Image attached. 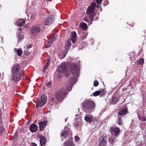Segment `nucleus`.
I'll return each instance as SVG.
<instances>
[{
  "instance_id": "f257e3e1",
  "label": "nucleus",
  "mask_w": 146,
  "mask_h": 146,
  "mask_svg": "<svg viewBox=\"0 0 146 146\" xmlns=\"http://www.w3.org/2000/svg\"><path fill=\"white\" fill-rule=\"evenodd\" d=\"M82 105L84 111L86 113L90 112L91 110L94 108L95 105L93 102L88 100H86Z\"/></svg>"
},
{
  "instance_id": "f03ea898",
  "label": "nucleus",
  "mask_w": 146,
  "mask_h": 146,
  "mask_svg": "<svg viewBox=\"0 0 146 146\" xmlns=\"http://www.w3.org/2000/svg\"><path fill=\"white\" fill-rule=\"evenodd\" d=\"M96 5V3L95 2L92 3L91 4V5L88 7L86 11V13L87 14H90L89 17L91 20V23H92L94 17L95 16L94 13H93L95 11Z\"/></svg>"
},
{
  "instance_id": "7ed1b4c3",
  "label": "nucleus",
  "mask_w": 146,
  "mask_h": 146,
  "mask_svg": "<svg viewBox=\"0 0 146 146\" xmlns=\"http://www.w3.org/2000/svg\"><path fill=\"white\" fill-rule=\"evenodd\" d=\"M66 92L63 88H61L55 94L56 98L58 100H63L66 96Z\"/></svg>"
},
{
  "instance_id": "20e7f679",
  "label": "nucleus",
  "mask_w": 146,
  "mask_h": 146,
  "mask_svg": "<svg viewBox=\"0 0 146 146\" xmlns=\"http://www.w3.org/2000/svg\"><path fill=\"white\" fill-rule=\"evenodd\" d=\"M79 70V67L76 63H73L70 67V70L72 73L74 74L75 76H77L78 74V72Z\"/></svg>"
},
{
  "instance_id": "39448f33",
  "label": "nucleus",
  "mask_w": 146,
  "mask_h": 146,
  "mask_svg": "<svg viewBox=\"0 0 146 146\" xmlns=\"http://www.w3.org/2000/svg\"><path fill=\"white\" fill-rule=\"evenodd\" d=\"M23 73H13L12 79L15 82H17L21 79Z\"/></svg>"
},
{
  "instance_id": "423d86ee",
  "label": "nucleus",
  "mask_w": 146,
  "mask_h": 146,
  "mask_svg": "<svg viewBox=\"0 0 146 146\" xmlns=\"http://www.w3.org/2000/svg\"><path fill=\"white\" fill-rule=\"evenodd\" d=\"M12 73H23V72L21 69L20 66L18 64H16L14 65L12 68Z\"/></svg>"
},
{
  "instance_id": "0eeeda50",
  "label": "nucleus",
  "mask_w": 146,
  "mask_h": 146,
  "mask_svg": "<svg viewBox=\"0 0 146 146\" xmlns=\"http://www.w3.org/2000/svg\"><path fill=\"white\" fill-rule=\"evenodd\" d=\"M54 18V17L52 16L47 17L45 19V25L48 26L51 24L53 22Z\"/></svg>"
},
{
  "instance_id": "6e6552de",
  "label": "nucleus",
  "mask_w": 146,
  "mask_h": 146,
  "mask_svg": "<svg viewBox=\"0 0 146 146\" xmlns=\"http://www.w3.org/2000/svg\"><path fill=\"white\" fill-rule=\"evenodd\" d=\"M76 81V78H72L70 81L69 85L67 86L66 89L67 91H70L71 90L73 85L74 84Z\"/></svg>"
},
{
  "instance_id": "1a4fd4ad",
  "label": "nucleus",
  "mask_w": 146,
  "mask_h": 146,
  "mask_svg": "<svg viewBox=\"0 0 146 146\" xmlns=\"http://www.w3.org/2000/svg\"><path fill=\"white\" fill-rule=\"evenodd\" d=\"M40 31V29L37 26H33L32 27L31 32V33L33 35H35L37 34Z\"/></svg>"
},
{
  "instance_id": "9d476101",
  "label": "nucleus",
  "mask_w": 146,
  "mask_h": 146,
  "mask_svg": "<svg viewBox=\"0 0 146 146\" xmlns=\"http://www.w3.org/2000/svg\"><path fill=\"white\" fill-rule=\"evenodd\" d=\"M99 146H106L107 139L106 137L102 136L99 139Z\"/></svg>"
},
{
  "instance_id": "9b49d317",
  "label": "nucleus",
  "mask_w": 146,
  "mask_h": 146,
  "mask_svg": "<svg viewBox=\"0 0 146 146\" xmlns=\"http://www.w3.org/2000/svg\"><path fill=\"white\" fill-rule=\"evenodd\" d=\"M29 129L31 132H35L38 129V127L35 124L32 123L29 126Z\"/></svg>"
},
{
  "instance_id": "f8f14e48",
  "label": "nucleus",
  "mask_w": 146,
  "mask_h": 146,
  "mask_svg": "<svg viewBox=\"0 0 146 146\" xmlns=\"http://www.w3.org/2000/svg\"><path fill=\"white\" fill-rule=\"evenodd\" d=\"M47 123V121H44L40 122L38 124L40 127V130L42 131L44 127L46 126Z\"/></svg>"
},
{
  "instance_id": "ddd939ff",
  "label": "nucleus",
  "mask_w": 146,
  "mask_h": 146,
  "mask_svg": "<svg viewBox=\"0 0 146 146\" xmlns=\"http://www.w3.org/2000/svg\"><path fill=\"white\" fill-rule=\"evenodd\" d=\"M66 70V66L64 64H62L58 69V71L61 72H64Z\"/></svg>"
},
{
  "instance_id": "4468645a",
  "label": "nucleus",
  "mask_w": 146,
  "mask_h": 146,
  "mask_svg": "<svg viewBox=\"0 0 146 146\" xmlns=\"http://www.w3.org/2000/svg\"><path fill=\"white\" fill-rule=\"evenodd\" d=\"M111 132L112 133L114 132V134L116 136H117L119 133L120 129L116 127H113L111 129Z\"/></svg>"
},
{
  "instance_id": "2eb2a0df",
  "label": "nucleus",
  "mask_w": 146,
  "mask_h": 146,
  "mask_svg": "<svg viewBox=\"0 0 146 146\" xmlns=\"http://www.w3.org/2000/svg\"><path fill=\"white\" fill-rule=\"evenodd\" d=\"M40 138V141L41 145V146L44 145L46 143V139L42 135H41Z\"/></svg>"
},
{
  "instance_id": "dca6fc26",
  "label": "nucleus",
  "mask_w": 146,
  "mask_h": 146,
  "mask_svg": "<svg viewBox=\"0 0 146 146\" xmlns=\"http://www.w3.org/2000/svg\"><path fill=\"white\" fill-rule=\"evenodd\" d=\"M71 39L73 43H74L76 42V34L75 31L72 32L71 33Z\"/></svg>"
},
{
  "instance_id": "f3484780",
  "label": "nucleus",
  "mask_w": 146,
  "mask_h": 146,
  "mask_svg": "<svg viewBox=\"0 0 146 146\" xmlns=\"http://www.w3.org/2000/svg\"><path fill=\"white\" fill-rule=\"evenodd\" d=\"M92 117V116L87 115L85 117V120L87 122L90 123L93 121Z\"/></svg>"
},
{
  "instance_id": "a211bd4d",
  "label": "nucleus",
  "mask_w": 146,
  "mask_h": 146,
  "mask_svg": "<svg viewBox=\"0 0 146 146\" xmlns=\"http://www.w3.org/2000/svg\"><path fill=\"white\" fill-rule=\"evenodd\" d=\"M25 21L24 19H19L17 21L18 25L19 26H23L25 23Z\"/></svg>"
},
{
  "instance_id": "6ab92c4d",
  "label": "nucleus",
  "mask_w": 146,
  "mask_h": 146,
  "mask_svg": "<svg viewBox=\"0 0 146 146\" xmlns=\"http://www.w3.org/2000/svg\"><path fill=\"white\" fill-rule=\"evenodd\" d=\"M127 109L126 108H125L123 110L119 112L118 115H124L127 113Z\"/></svg>"
},
{
  "instance_id": "aec40b11",
  "label": "nucleus",
  "mask_w": 146,
  "mask_h": 146,
  "mask_svg": "<svg viewBox=\"0 0 146 146\" xmlns=\"http://www.w3.org/2000/svg\"><path fill=\"white\" fill-rule=\"evenodd\" d=\"M14 51L17 53L18 56H21L22 54V50L21 48L17 49L15 48L14 49Z\"/></svg>"
},
{
  "instance_id": "412c9836",
  "label": "nucleus",
  "mask_w": 146,
  "mask_h": 146,
  "mask_svg": "<svg viewBox=\"0 0 146 146\" xmlns=\"http://www.w3.org/2000/svg\"><path fill=\"white\" fill-rule=\"evenodd\" d=\"M40 100L45 104L47 101V97L46 95L42 94L40 97Z\"/></svg>"
},
{
  "instance_id": "4be33fe9",
  "label": "nucleus",
  "mask_w": 146,
  "mask_h": 146,
  "mask_svg": "<svg viewBox=\"0 0 146 146\" xmlns=\"http://www.w3.org/2000/svg\"><path fill=\"white\" fill-rule=\"evenodd\" d=\"M71 40L70 39H68L67 40L66 44H65V48L66 50H67L69 49V47L71 46Z\"/></svg>"
},
{
  "instance_id": "5701e85b",
  "label": "nucleus",
  "mask_w": 146,
  "mask_h": 146,
  "mask_svg": "<svg viewBox=\"0 0 146 146\" xmlns=\"http://www.w3.org/2000/svg\"><path fill=\"white\" fill-rule=\"evenodd\" d=\"M45 103L42 101L40 100L39 101L36 103V107L37 108H38L39 107H41L45 104Z\"/></svg>"
},
{
  "instance_id": "b1692460",
  "label": "nucleus",
  "mask_w": 146,
  "mask_h": 146,
  "mask_svg": "<svg viewBox=\"0 0 146 146\" xmlns=\"http://www.w3.org/2000/svg\"><path fill=\"white\" fill-rule=\"evenodd\" d=\"M112 102L113 104H116L119 101V99L118 98L115 97H113L111 99Z\"/></svg>"
},
{
  "instance_id": "393cba45",
  "label": "nucleus",
  "mask_w": 146,
  "mask_h": 146,
  "mask_svg": "<svg viewBox=\"0 0 146 146\" xmlns=\"http://www.w3.org/2000/svg\"><path fill=\"white\" fill-rule=\"evenodd\" d=\"M103 91V90H101L96 91L93 93V95L94 96H98Z\"/></svg>"
},
{
  "instance_id": "a878e982",
  "label": "nucleus",
  "mask_w": 146,
  "mask_h": 146,
  "mask_svg": "<svg viewBox=\"0 0 146 146\" xmlns=\"http://www.w3.org/2000/svg\"><path fill=\"white\" fill-rule=\"evenodd\" d=\"M66 54V52L64 51L62 53H60L59 54L58 56L61 59L63 58H64Z\"/></svg>"
},
{
  "instance_id": "bb28decb",
  "label": "nucleus",
  "mask_w": 146,
  "mask_h": 146,
  "mask_svg": "<svg viewBox=\"0 0 146 146\" xmlns=\"http://www.w3.org/2000/svg\"><path fill=\"white\" fill-rule=\"evenodd\" d=\"M80 26L84 30L86 29L87 28V25L84 22L81 23L80 24Z\"/></svg>"
},
{
  "instance_id": "cd10ccee",
  "label": "nucleus",
  "mask_w": 146,
  "mask_h": 146,
  "mask_svg": "<svg viewBox=\"0 0 146 146\" xmlns=\"http://www.w3.org/2000/svg\"><path fill=\"white\" fill-rule=\"evenodd\" d=\"M73 143L71 142L66 141L64 144V146H72Z\"/></svg>"
},
{
  "instance_id": "c85d7f7f",
  "label": "nucleus",
  "mask_w": 146,
  "mask_h": 146,
  "mask_svg": "<svg viewBox=\"0 0 146 146\" xmlns=\"http://www.w3.org/2000/svg\"><path fill=\"white\" fill-rule=\"evenodd\" d=\"M53 41L50 38L49 40L48 41V44H47L46 46V47L47 48H48L50 46V45L52 44L53 42Z\"/></svg>"
},
{
  "instance_id": "c756f323",
  "label": "nucleus",
  "mask_w": 146,
  "mask_h": 146,
  "mask_svg": "<svg viewBox=\"0 0 146 146\" xmlns=\"http://www.w3.org/2000/svg\"><path fill=\"white\" fill-rule=\"evenodd\" d=\"M144 62V59L143 58H141L138 61V64L140 65H142Z\"/></svg>"
},
{
  "instance_id": "7c9ffc66",
  "label": "nucleus",
  "mask_w": 146,
  "mask_h": 146,
  "mask_svg": "<svg viewBox=\"0 0 146 146\" xmlns=\"http://www.w3.org/2000/svg\"><path fill=\"white\" fill-rule=\"evenodd\" d=\"M68 135V132L67 131H64L62 132L61 133V135L64 137H66Z\"/></svg>"
},
{
  "instance_id": "2f4dec72",
  "label": "nucleus",
  "mask_w": 146,
  "mask_h": 146,
  "mask_svg": "<svg viewBox=\"0 0 146 146\" xmlns=\"http://www.w3.org/2000/svg\"><path fill=\"white\" fill-rule=\"evenodd\" d=\"M115 140V139L112 136L109 137V141L111 143H113Z\"/></svg>"
},
{
  "instance_id": "473e14b6",
  "label": "nucleus",
  "mask_w": 146,
  "mask_h": 146,
  "mask_svg": "<svg viewBox=\"0 0 146 146\" xmlns=\"http://www.w3.org/2000/svg\"><path fill=\"white\" fill-rule=\"evenodd\" d=\"M29 50H27L26 49V50H25L24 51V54L27 55H29L30 54V52L28 51Z\"/></svg>"
},
{
  "instance_id": "72a5a7b5",
  "label": "nucleus",
  "mask_w": 146,
  "mask_h": 146,
  "mask_svg": "<svg viewBox=\"0 0 146 146\" xmlns=\"http://www.w3.org/2000/svg\"><path fill=\"white\" fill-rule=\"evenodd\" d=\"M117 122L119 125H121L122 123V119L121 118H119Z\"/></svg>"
},
{
  "instance_id": "f704fd0d",
  "label": "nucleus",
  "mask_w": 146,
  "mask_h": 146,
  "mask_svg": "<svg viewBox=\"0 0 146 146\" xmlns=\"http://www.w3.org/2000/svg\"><path fill=\"white\" fill-rule=\"evenodd\" d=\"M58 36L57 35H54L51 38V39L53 41L55 40L56 39L58 38Z\"/></svg>"
},
{
  "instance_id": "c9c22d12",
  "label": "nucleus",
  "mask_w": 146,
  "mask_h": 146,
  "mask_svg": "<svg viewBox=\"0 0 146 146\" xmlns=\"http://www.w3.org/2000/svg\"><path fill=\"white\" fill-rule=\"evenodd\" d=\"M49 66V65L48 64H46L45 67H44L43 69V72H45L46 71V69L48 67V66Z\"/></svg>"
},
{
  "instance_id": "e433bc0d",
  "label": "nucleus",
  "mask_w": 146,
  "mask_h": 146,
  "mask_svg": "<svg viewBox=\"0 0 146 146\" xmlns=\"http://www.w3.org/2000/svg\"><path fill=\"white\" fill-rule=\"evenodd\" d=\"M5 131L3 127H0V134H1Z\"/></svg>"
},
{
  "instance_id": "4c0bfd02",
  "label": "nucleus",
  "mask_w": 146,
  "mask_h": 146,
  "mask_svg": "<svg viewBox=\"0 0 146 146\" xmlns=\"http://www.w3.org/2000/svg\"><path fill=\"white\" fill-rule=\"evenodd\" d=\"M99 84L98 82L97 81H95L94 82V85L95 86H97Z\"/></svg>"
},
{
  "instance_id": "58836bf2",
  "label": "nucleus",
  "mask_w": 146,
  "mask_h": 146,
  "mask_svg": "<svg viewBox=\"0 0 146 146\" xmlns=\"http://www.w3.org/2000/svg\"><path fill=\"white\" fill-rule=\"evenodd\" d=\"M36 16L35 14H32L31 15V18L32 20H33L35 18Z\"/></svg>"
},
{
  "instance_id": "ea45409f",
  "label": "nucleus",
  "mask_w": 146,
  "mask_h": 146,
  "mask_svg": "<svg viewBox=\"0 0 146 146\" xmlns=\"http://www.w3.org/2000/svg\"><path fill=\"white\" fill-rule=\"evenodd\" d=\"M18 38L20 39H22L23 38V35H19L18 36H17Z\"/></svg>"
},
{
  "instance_id": "a19ab883",
  "label": "nucleus",
  "mask_w": 146,
  "mask_h": 146,
  "mask_svg": "<svg viewBox=\"0 0 146 146\" xmlns=\"http://www.w3.org/2000/svg\"><path fill=\"white\" fill-rule=\"evenodd\" d=\"M52 83L50 81L48 83H47L46 86L48 87H50Z\"/></svg>"
},
{
  "instance_id": "79ce46f5",
  "label": "nucleus",
  "mask_w": 146,
  "mask_h": 146,
  "mask_svg": "<svg viewBox=\"0 0 146 146\" xmlns=\"http://www.w3.org/2000/svg\"><path fill=\"white\" fill-rule=\"evenodd\" d=\"M80 140V138L77 136H76L75 137V140L76 141H79Z\"/></svg>"
},
{
  "instance_id": "37998d69",
  "label": "nucleus",
  "mask_w": 146,
  "mask_h": 146,
  "mask_svg": "<svg viewBox=\"0 0 146 146\" xmlns=\"http://www.w3.org/2000/svg\"><path fill=\"white\" fill-rule=\"evenodd\" d=\"M33 46V45L32 44L28 46L27 47V49L29 50V48H31Z\"/></svg>"
},
{
  "instance_id": "c03bdc74",
  "label": "nucleus",
  "mask_w": 146,
  "mask_h": 146,
  "mask_svg": "<svg viewBox=\"0 0 146 146\" xmlns=\"http://www.w3.org/2000/svg\"><path fill=\"white\" fill-rule=\"evenodd\" d=\"M102 0H96V1L98 4H100L101 3Z\"/></svg>"
},
{
  "instance_id": "a18cd8bd",
  "label": "nucleus",
  "mask_w": 146,
  "mask_h": 146,
  "mask_svg": "<svg viewBox=\"0 0 146 146\" xmlns=\"http://www.w3.org/2000/svg\"><path fill=\"white\" fill-rule=\"evenodd\" d=\"M17 136V133H15V134H14V138L16 139Z\"/></svg>"
},
{
  "instance_id": "49530a36",
  "label": "nucleus",
  "mask_w": 146,
  "mask_h": 146,
  "mask_svg": "<svg viewBox=\"0 0 146 146\" xmlns=\"http://www.w3.org/2000/svg\"><path fill=\"white\" fill-rule=\"evenodd\" d=\"M143 121H146V116H143Z\"/></svg>"
},
{
  "instance_id": "de8ad7c7",
  "label": "nucleus",
  "mask_w": 146,
  "mask_h": 146,
  "mask_svg": "<svg viewBox=\"0 0 146 146\" xmlns=\"http://www.w3.org/2000/svg\"><path fill=\"white\" fill-rule=\"evenodd\" d=\"M50 63V60L49 59H47V62L46 64H48L49 65V63Z\"/></svg>"
},
{
  "instance_id": "09e8293b",
  "label": "nucleus",
  "mask_w": 146,
  "mask_h": 146,
  "mask_svg": "<svg viewBox=\"0 0 146 146\" xmlns=\"http://www.w3.org/2000/svg\"><path fill=\"white\" fill-rule=\"evenodd\" d=\"M78 124L76 123H75L74 124V126L75 127H77L78 126Z\"/></svg>"
},
{
  "instance_id": "8fccbe9b",
  "label": "nucleus",
  "mask_w": 146,
  "mask_h": 146,
  "mask_svg": "<svg viewBox=\"0 0 146 146\" xmlns=\"http://www.w3.org/2000/svg\"><path fill=\"white\" fill-rule=\"evenodd\" d=\"M32 146H37V145L34 143H32Z\"/></svg>"
},
{
  "instance_id": "3c124183",
  "label": "nucleus",
  "mask_w": 146,
  "mask_h": 146,
  "mask_svg": "<svg viewBox=\"0 0 146 146\" xmlns=\"http://www.w3.org/2000/svg\"><path fill=\"white\" fill-rule=\"evenodd\" d=\"M84 21H88V20L87 19V18H84Z\"/></svg>"
},
{
  "instance_id": "603ef678",
  "label": "nucleus",
  "mask_w": 146,
  "mask_h": 146,
  "mask_svg": "<svg viewBox=\"0 0 146 146\" xmlns=\"http://www.w3.org/2000/svg\"><path fill=\"white\" fill-rule=\"evenodd\" d=\"M86 38V36H83L82 38L83 39H84Z\"/></svg>"
},
{
  "instance_id": "864d4df0",
  "label": "nucleus",
  "mask_w": 146,
  "mask_h": 146,
  "mask_svg": "<svg viewBox=\"0 0 146 146\" xmlns=\"http://www.w3.org/2000/svg\"><path fill=\"white\" fill-rule=\"evenodd\" d=\"M19 30L20 31H21L22 30V29L21 28H20L19 29Z\"/></svg>"
},
{
  "instance_id": "5fc2aeb1",
  "label": "nucleus",
  "mask_w": 146,
  "mask_h": 146,
  "mask_svg": "<svg viewBox=\"0 0 146 146\" xmlns=\"http://www.w3.org/2000/svg\"><path fill=\"white\" fill-rule=\"evenodd\" d=\"M46 1H51V0H46Z\"/></svg>"
},
{
  "instance_id": "6e6d98bb",
  "label": "nucleus",
  "mask_w": 146,
  "mask_h": 146,
  "mask_svg": "<svg viewBox=\"0 0 146 146\" xmlns=\"http://www.w3.org/2000/svg\"><path fill=\"white\" fill-rule=\"evenodd\" d=\"M53 100H54V98H52V101H53Z\"/></svg>"
},
{
  "instance_id": "4d7b16f0",
  "label": "nucleus",
  "mask_w": 146,
  "mask_h": 146,
  "mask_svg": "<svg viewBox=\"0 0 146 146\" xmlns=\"http://www.w3.org/2000/svg\"><path fill=\"white\" fill-rule=\"evenodd\" d=\"M77 115H78L76 114V116H77Z\"/></svg>"
},
{
  "instance_id": "13d9d810",
  "label": "nucleus",
  "mask_w": 146,
  "mask_h": 146,
  "mask_svg": "<svg viewBox=\"0 0 146 146\" xmlns=\"http://www.w3.org/2000/svg\"><path fill=\"white\" fill-rule=\"evenodd\" d=\"M18 42H19V40H18Z\"/></svg>"
},
{
  "instance_id": "bf43d9fd",
  "label": "nucleus",
  "mask_w": 146,
  "mask_h": 146,
  "mask_svg": "<svg viewBox=\"0 0 146 146\" xmlns=\"http://www.w3.org/2000/svg\"><path fill=\"white\" fill-rule=\"evenodd\" d=\"M131 58V56L130 57V58Z\"/></svg>"
},
{
  "instance_id": "052dcab7",
  "label": "nucleus",
  "mask_w": 146,
  "mask_h": 146,
  "mask_svg": "<svg viewBox=\"0 0 146 146\" xmlns=\"http://www.w3.org/2000/svg\"><path fill=\"white\" fill-rule=\"evenodd\" d=\"M98 5H97V7H98Z\"/></svg>"
},
{
  "instance_id": "680f3d73",
  "label": "nucleus",
  "mask_w": 146,
  "mask_h": 146,
  "mask_svg": "<svg viewBox=\"0 0 146 146\" xmlns=\"http://www.w3.org/2000/svg\"><path fill=\"white\" fill-rule=\"evenodd\" d=\"M98 5H97V7H98Z\"/></svg>"
},
{
  "instance_id": "e2e57ef3",
  "label": "nucleus",
  "mask_w": 146,
  "mask_h": 146,
  "mask_svg": "<svg viewBox=\"0 0 146 146\" xmlns=\"http://www.w3.org/2000/svg\"><path fill=\"white\" fill-rule=\"evenodd\" d=\"M98 5H97V7H98Z\"/></svg>"
}]
</instances>
